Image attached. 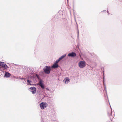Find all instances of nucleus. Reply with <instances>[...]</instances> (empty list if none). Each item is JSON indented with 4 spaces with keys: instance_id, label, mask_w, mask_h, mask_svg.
Instances as JSON below:
<instances>
[{
    "instance_id": "7",
    "label": "nucleus",
    "mask_w": 122,
    "mask_h": 122,
    "mask_svg": "<svg viewBox=\"0 0 122 122\" xmlns=\"http://www.w3.org/2000/svg\"><path fill=\"white\" fill-rule=\"evenodd\" d=\"M63 81L65 84H67L70 81V80L69 78L66 77L64 79Z\"/></svg>"
},
{
    "instance_id": "2",
    "label": "nucleus",
    "mask_w": 122,
    "mask_h": 122,
    "mask_svg": "<svg viewBox=\"0 0 122 122\" xmlns=\"http://www.w3.org/2000/svg\"><path fill=\"white\" fill-rule=\"evenodd\" d=\"M44 71L45 73L47 74H49L51 71L50 66H46L44 68Z\"/></svg>"
},
{
    "instance_id": "9",
    "label": "nucleus",
    "mask_w": 122,
    "mask_h": 122,
    "mask_svg": "<svg viewBox=\"0 0 122 122\" xmlns=\"http://www.w3.org/2000/svg\"><path fill=\"white\" fill-rule=\"evenodd\" d=\"M58 65L57 64H56L55 63L52 66V67L53 68H56L58 67Z\"/></svg>"
},
{
    "instance_id": "14",
    "label": "nucleus",
    "mask_w": 122,
    "mask_h": 122,
    "mask_svg": "<svg viewBox=\"0 0 122 122\" xmlns=\"http://www.w3.org/2000/svg\"><path fill=\"white\" fill-rule=\"evenodd\" d=\"M104 88H106V86L105 85V84L104 83Z\"/></svg>"
},
{
    "instance_id": "12",
    "label": "nucleus",
    "mask_w": 122,
    "mask_h": 122,
    "mask_svg": "<svg viewBox=\"0 0 122 122\" xmlns=\"http://www.w3.org/2000/svg\"><path fill=\"white\" fill-rule=\"evenodd\" d=\"M27 84L28 85H31L32 84V82L29 80H27Z\"/></svg>"
},
{
    "instance_id": "4",
    "label": "nucleus",
    "mask_w": 122,
    "mask_h": 122,
    "mask_svg": "<svg viewBox=\"0 0 122 122\" xmlns=\"http://www.w3.org/2000/svg\"><path fill=\"white\" fill-rule=\"evenodd\" d=\"M29 90L32 94H34L36 93V89L35 87H31L29 89Z\"/></svg>"
},
{
    "instance_id": "5",
    "label": "nucleus",
    "mask_w": 122,
    "mask_h": 122,
    "mask_svg": "<svg viewBox=\"0 0 122 122\" xmlns=\"http://www.w3.org/2000/svg\"><path fill=\"white\" fill-rule=\"evenodd\" d=\"M0 65L5 69H7L8 68L7 65L3 62H0Z\"/></svg>"
},
{
    "instance_id": "8",
    "label": "nucleus",
    "mask_w": 122,
    "mask_h": 122,
    "mask_svg": "<svg viewBox=\"0 0 122 122\" xmlns=\"http://www.w3.org/2000/svg\"><path fill=\"white\" fill-rule=\"evenodd\" d=\"M76 55V54L74 52H72L69 53L68 55V56L70 57H74Z\"/></svg>"
},
{
    "instance_id": "10",
    "label": "nucleus",
    "mask_w": 122,
    "mask_h": 122,
    "mask_svg": "<svg viewBox=\"0 0 122 122\" xmlns=\"http://www.w3.org/2000/svg\"><path fill=\"white\" fill-rule=\"evenodd\" d=\"M10 74L9 73L6 72L5 75L4 77L7 78L8 77L10 76Z\"/></svg>"
},
{
    "instance_id": "11",
    "label": "nucleus",
    "mask_w": 122,
    "mask_h": 122,
    "mask_svg": "<svg viewBox=\"0 0 122 122\" xmlns=\"http://www.w3.org/2000/svg\"><path fill=\"white\" fill-rule=\"evenodd\" d=\"M66 56V54H64L63 55L61 56L58 59L60 61L64 57Z\"/></svg>"
},
{
    "instance_id": "6",
    "label": "nucleus",
    "mask_w": 122,
    "mask_h": 122,
    "mask_svg": "<svg viewBox=\"0 0 122 122\" xmlns=\"http://www.w3.org/2000/svg\"><path fill=\"white\" fill-rule=\"evenodd\" d=\"M39 85L42 88L44 89L45 88L44 85L43 83V81L42 80H40L39 81Z\"/></svg>"
},
{
    "instance_id": "13",
    "label": "nucleus",
    "mask_w": 122,
    "mask_h": 122,
    "mask_svg": "<svg viewBox=\"0 0 122 122\" xmlns=\"http://www.w3.org/2000/svg\"><path fill=\"white\" fill-rule=\"evenodd\" d=\"M60 61V60L58 59V60H56V62L55 63L56 64H57Z\"/></svg>"
},
{
    "instance_id": "1",
    "label": "nucleus",
    "mask_w": 122,
    "mask_h": 122,
    "mask_svg": "<svg viewBox=\"0 0 122 122\" xmlns=\"http://www.w3.org/2000/svg\"><path fill=\"white\" fill-rule=\"evenodd\" d=\"M86 63L84 61H80L78 63V66L80 68H84L86 66Z\"/></svg>"
},
{
    "instance_id": "3",
    "label": "nucleus",
    "mask_w": 122,
    "mask_h": 122,
    "mask_svg": "<svg viewBox=\"0 0 122 122\" xmlns=\"http://www.w3.org/2000/svg\"><path fill=\"white\" fill-rule=\"evenodd\" d=\"M41 109L46 108L48 106L47 104L45 102H42L39 105Z\"/></svg>"
}]
</instances>
